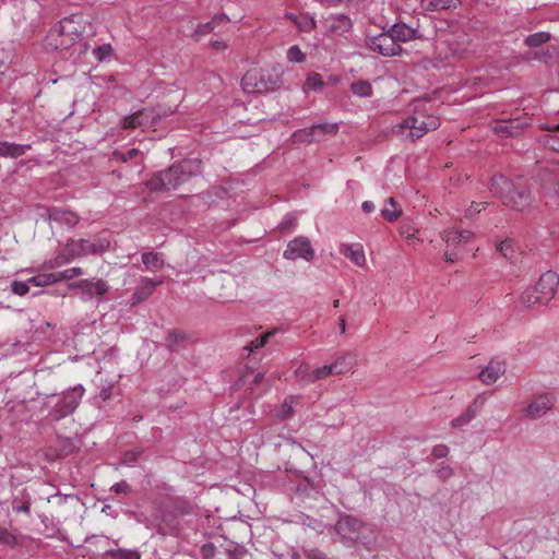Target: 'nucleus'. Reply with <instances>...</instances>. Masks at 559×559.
I'll return each instance as SVG.
<instances>
[{"label":"nucleus","instance_id":"1a4fd4ad","mask_svg":"<svg viewBox=\"0 0 559 559\" xmlns=\"http://www.w3.org/2000/svg\"><path fill=\"white\" fill-rule=\"evenodd\" d=\"M364 523L350 515L340 518L335 525V532L340 536V540L346 544L360 540V533Z\"/></svg>","mask_w":559,"mask_h":559},{"label":"nucleus","instance_id":"f257e3e1","mask_svg":"<svg viewBox=\"0 0 559 559\" xmlns=\"http://www.w3.org/2000/svg\"><path fill=\"white\" fill-rule=\"evenodd\" d=\"M88 17L84 14L76 13L62 19L53 26L48 34V46L56 50H68L73 46L87 49V45L80 43L81 36L86 32Z\"/></svg>","mask_w":559,"mask_h":559},{"label":"nucleus","instance_id":"a19ab883","mask_svg":"<svg viewBox=\"0 0 559 559\" xmlns=\"http://www.w3.org/2000/svg\"><path fill=\"white\" fill-rule=\"evenodd\" d=\"M114 52L110 44H104L93 49L92 53L98 61H105Z\"/></svg>","mask_w":559,"mask_h":559},{"label":"nucleus","instance_id":"5fc2aeb1","mask_svg":"<svg viewBox=\"0 0 559 559\" xmlns=\"http://www.w3.org/2000/svg\"><path fill=\"white\" fill-rule=\"evenodd\" d=\"M201 552L204 558H211L215 554V547L211 544H205L202 546Z\"/></svg>","mask_w":559,"mask_h":559},{"label":"nucleus","instance_id":"e2e57ef3","mask_svg":"<svg viewBox=\"0 0 559 559\" xmlns=\"http://www.w3.org/2000/svg\"><path fill=\"white\" fill-rule=\"evenodd\" d=\"M72 497L71 495H64V496H61V495H56L53 498H58L59 499V503H62L64 502L68 498Z\"/></svg>","mask_w":559,"mask_h":559},{"label":"nucleus","instance_id":"7ed1b4c3","mask_svg":"<svg viewBox=\"0 0 559 559\" xmlns=\"http://www.w3.org/2000/svg\"><path fill=\"white\" fill-rule=\"evenodd\" d=\"M558 288L559 275L554 271H547L540 275L534 286L521 294V304L530 310H542L555 298Z\"/></svg>","mask_w":559,"mask_h":559},{"label":"nucleus","instance_id":"c85d7f7f","mask_svg":"<svg viewBox=\"0 0 559 559\" xmlns=\"http://www.w3.org/2000/svg\"><path fill=\"white\" fill-rule=\"evenodd\" d=\"M226 20H227L226 15H217V16L213 17V20L210 22L199 24L194 32L195 39L199 40L202 36L210 34L215 28V26L217 24H219Z\"/></svg>","mask_w":559,"mask_h":559},{"label":"nucleus","instance_id":"7c9ffc66","mask_svg":"<svg viewBox=\"0 0 559 559\" xmlns=\"http://www.w3.org/2000/svg\"><path fill=\"white\" fill-rule=\"evenodd\" d=\"M142 262L148 271H157L163 267L164 260L160 254L146 252L142 254Z\"/></svg>","mask_w":559,"mask_h":559},{"label":"nucleus","instance_id":"3c124183","mask_svg":"<svg viewBox=\"0 0 559 559\" xmlns=\"http://www.w3.org/2000/svg\"><path fill=\"white\" fill-rule=\"evenodd\" d=\"M449 453V449L447 445H443V444H439V445H436L433 449H432V455L437 459H441V457H444L447 456Z\"/></svg>","mask_w":559,"mask_h":559},{"label":"nucleus","instance_id":"bf43d9fd","mask_svg":"<svg viewBox=\"0 0 559 559\" xmlns=\"http://www.w3.org/2000/svg\"><path fill=\"white\" fill-rule=\"evenodd\" d=\"M294 221H295V218H294V216H293V215H286V216L284 217V219H283L282 224H281V225H282V228H286V227H288V226L293 225V224H294Z\"/></svg>","mask_w":559,"mask_h":559},{"label":"nucleus","instance_id":"4c0bfd02","mask_svg":"<svg viewBox=\"0 0 559 559\" xmlns=\"http://www.w3.org/2000/svg\"><path fill=\"white\" fill-rule=\"evenodd\" d=\"M550 39V34L546 32H537L525 38V44L530 47H538Z\"/></svg>","mask_w":559,"mask_h":559},{"label":"nucleus","instance_id":"6e6552de","mask_svg":"<svg viewBox=\"0 0 559 559\" xmlns=\"http://www.w3.org/2000/svg\"><path fill=\"white\" fill-rule=\"evenodd\" d=\"M84 393L85 389L81 384L63 392L53 405L50 412L51 416L58 420L72 414L78 408Z\"/></svg>","mask_w":559,"mask_h":559},{"label":"nucleus","instance_id":"13d9d810","mask_svg":"<svg viewBox=\"0 0 559 559\" xmlns=\"http://www.w3.org/2000/svg\"><path fill=\"white\" fill-rule=\"evenodd\" d=\"M361 207H362V211H364L365 213H371V212H373V211H374V209H376V206H374L373 202H371V201H365V202L362 203Z\"/></svg>","mask_w":559,"mask_h":559},{"label":"nucleus","instance_id":"6e6d98bb","mask_svg":"<svg viewBox=\"0 0 559 559\" xmlns=\"http://www.w3.org/2000/svg\"><path fill=\"white\" fill-rule=\"evenodd\" d=\"M123 554V559H140V555L136 551L120 550Z\"/></svg>","mask_w":559,"mask_h":559},{"label":"nucleus","instance_id":"09e8293b","mask_svg":"<svg viewBox=\"0 0 559 559\" xmlns=\"http://www.w3.org/2000/svg\"><path fill=\"white\" fill-rule=\"evenodd\" d=\"M14 543V536L9 531L0 526V544L13 545Z\"/></svg>","mask_w":559,"mask_h":559},{"label":"nucleus","instance_id":"0eeeda50","mask_svg":"<svg viewBox=\"0 0 559 559\" xmlns=\"http://www.w3.org/2000/svg\"><path fill=\"white\" fill-rule=\"evenodd\" d=\"M490 191L493 195L500 198L504 204L515 210H522L528 204V195L524 191L516 190L514 185L504 176L491 178Z\"/></svg>","mask_w":559,"mask_h":559},{"label":"nucleus","instance_id":"c03bdc74","mask_svg":"<svg viewBox=\"0 0 559 559\" xmlns=\"http://www.w3.org/2000/svg\"><path fill=\"white\" fill-rule=\"evenodd\" d=\"M83 274V270L81 267H70L61 272H57L58 282L63 280H71L78 277Z\"/></svg>","mask_w":559,"mask_h":559},{"label":"nucleus","instance_id":"8fccbe9b","mask_svg":"<svg viewBox=\"0 0 559 559\" xmlns=\"http://www.w3.org/2000/svg\"><path fill=\"white\" fill-rule=\"evenodd\" d=\"M111 491L116 493H129L130 492V486L127 481L121 480L119 483H116L110 488Z\"/></svg>","mask_w":559,"mask_h":559},{"label":"nucleus","instance_id":"603ef678","mask_svg":"<svg viewBox=\"0 0 559 559\" xmlns=\"http://www.w3.org/2000/svg\"><path fill=\"white\" fill-rule=\"evenodd\" d=\"M453 474V471L450 466H441L440 468H438L437 471V475L439 478L445 480L448 478H450Z\"/></svg>","mask_w":559,"mask_h":559},{"label":"nucleus","instance_id":"a211bd4d","mask_svg":"<svg viewBox=\"0 0 559 559\" xmlns=\"http://www.w3.org/2000/svg\"><path fill=\"white\" fill-rule=\"evenodd\" d=\"M389 32L392 34L397 45H401L402 43H408L421 37L417 27L408 26L403 22H397L391 25Z\"/></svg>","mask_w":559,"mask_h":559},{"label":"nucleus","instance_id":"e433bc0d","mask_svg":"<svg viewBox=\"0 0 559 559\" xmlns=\"http://www.w3.org/2000/svg\"><path fill=\"white\" fill-rule=\"evenodd\" d=\"M294 22L301 32H310L316 27V20L308 14L295 16Z\"/></svg>","mask_w":559,"mask_h":559},{"label":"nucleus","instance_id":"37998d69","mask_svg":"<svg viewBox=\"0 0 559 559\" xmlns=\"http://www.w3.org/2000/svg\"><path fill=\"white\" fill-rule=\"evenodd\" d=\"M287 59L290 62L301 63L305 61L306 56L297 45H294L289 47L287 50Z\"/></svg>","mask_w":559,"mask_h":559},{"label":"nucleus","instance_id":"20e7f679","mask_svg":"<svg viewBox=\"0 0 559 559\" xmlns=\"http://www.w3.org/2000/svg\"><path fill=\"white\" fill-rule=\"evenodd\" d=\"M199 171V163L195 159H187L177 165H173L153 176L147 181V187L153 191H165L177 189L186 182L192 175Z\"/></svg>","mask_w":559,"mask_h":559},{"label":"nucleus","instance_id":"5701e85b","mask_svg":"<svg viewBox=\"0 0 559 559\" xmlns=\"http://www.w3.org/2000/svg\"><path fill=\"white\" fill-rule=\"evenodd\" d=\"M357 365V356L353 353L341 355L333 362L334 371L336 374L346 373L353 370Z\"/></svg>","mask_w":559,"mask_h":559},{"label":"nucleus","instance_id":"338daca9","mask_svg":"<svg viewBox=\"0 0 559 559\" xmlns=\"http://www.w3.org/2000/svg\"><path fill=\"white\" fill-rule=\"evenodd\" d=\"M17 510L19 511H23V512H28L29 511V507L28 506H22Z\"/></svg>","mask_w":559,"mask_h":559},{"label":"nucleus","instance_id":"cd10ccee","mask_svg":"<svg viewBox=\"0 0 559 559\" xmlns=\"http://www.w3.org/2000/svg\"><path fill=\"white\" fill-rule=\"evenodd\" d=\"M543 128L549 131L548 134L543 136V144L554 151L559 152V124L545 126Z\"/></svg>","mask_w":559,"mask_h":559},{"label":"nucleus","instance_id":"6ab92c4d","mask_svg":"<svg viewBox=\"0 0 559 559\" xmlns=\"http://www.w3.org/2000/svg\"><path fill=\"white\" fill-rule=\"evenodd\" d=\"M162 283V280L154 281L148 277H142L138 287L135 288L134 293L131 296L130 305L135 306L146 300L152 295L155 287Z\"/></svg>","mask_w":559,"mask_h":559},{"label":"nucleus","instance_id":"39448f33","mask_svg":"<svg viewBox=\"0 0 559 559\" xmlns=\"http://www.w3.org/2000/svg\"><path fill=\"white\" fill-rule=\"evenodd\" d=\"M426 105L423 100L413 105V114L399 126L402 135L415 141L440 126L438 117L427 114Z\"/></svg>","mask_w":559,"mask_h":559},{"label":"nucleus","instance_id":"052dcab7","mask_svg":"<svg viewBox=\"0 0 559 559\" xmlns=\"http://www.w3.org/2000/svg\"><path fill=\"white\" fill-rule=\"evenodd\" d=\"M135 461V454L134 453H126L123 456V463L131 464Z\"/></svg>","mask_w":559,"mask_h":559},{"label":"nucleus","instance_id":"69168bd1","mask_svg":"<svg viewBox=\"0 0 559 559\" xmlns=\"http://www.w3.org/2000/svg\"><path fill=\"white\" fill-rule=\"evenodd\" d=\"M476 211V212H480L481 211V204L478 203V204H475V205H472L471 207V211Z\"/></svg>","mask_w":559,"mask_h":559},{"label":"nucleus","instance_id":"f3484780","mask_svg":"<svg viewBox=\"0 0 559 559\" xmlns=\"http://www.w3.org/2000/svg\"><path fill=\"white\" fill-rule=\"evenodd\" d=\"M554 404V396L549 393H544L536 396L526 407V414L531 418H539L545 415Z\"/></svg>","mask_w":559,"mask_h":559},{"label":"nucleus","instance_id":"4be33fe9","mask_svg":"<svg viewBox=\"0 0 559 559\" xmlns=\"http://www.w3.org/2000/svg\"><path fill=\"white\" fill-rule=\"evenodd\" d=\"M528 124H530L528 119H524V121H520V119L503 120V121L498 122L493 127V130H495V132H497L498 134H501V135L514 136V135L519 134L520 130L524 126H528Z\"/></svg>","mask_w":559,"mask_h":559},{"label":"nucleus","instance_id":"b1692460","mask_svg":"<svg viewBox=\"0 0 559 559\" xmlns=\"http://www.w3.org/2000/svg\"><path fill=\"white\" fill-rule=\"evenodd\" d=\"M444 45H447V48H448V51L444 53V58L445 59H449V58H454V59L463 58L464 55L467 52V45H466V43L464 40L454 41V43H451V41L440 43L439 46H438V49L440 50L441 53L443 52V46Z\"/></svg>","mask_w":559,"mask_h":559},{"label":"nucleus","instance_id":"79ce46f5","mask_svg":"<svg viewBox=\"0 0 559 559\" xmlns=\"http://www.w3.org/2000/svg\"><path fill=\"white\" fill-rule=\"evenodd\" d=\"M311 371L312 370H310L307 364H300L295 371V377L301 384H310L313 383V381L307 380V378L309 377V373H311Z\"/></svg>","mask_w":559,"mask_h":559},{"label":"nucleus","instance_id":"680f3d73","mask_svg":"<svg viewBox=\"0 0 559 559\" xmlns=\"http://www.w3.org/2000/svg\"><path fill=\"white\" fill-rule=\"evenodd\" d=\"M309 559H326V557L323 554H321V552L312 551L309 555Z\"/></svg>","mask_w":559,"mask_h":559},{"label":"nucleus","instance_id":"393cba45","mask_svg":"<svg viewBox=\"0 0 559 559\" xmlns=\"http://www.w3.org/2000/svg\"><path fill=\"white\" fill-rule=\"evenodd\" d=\"M31 146L28 144H15L7 141L0 142V157L16 158L23 155Z\"/></svg>","mask_w":559,"mask_h":559},{"label":"nucleus","instance_id":"f03ea898","mask_svg":"<svg viewBox=\"0 0 559 559\" xmlns=\"http://www.w3.org/2000/svg\"><path fill=\"white\" fill-rule=\"evenodd\" d=\"M109 245L110 241L106 238H99L96 240L70 239L59 249L56 257L45 261L44 267L46 270H52L78 258L103 253L109 248Z\"/></svg>","mask_w":559,"mask_h":559},{"label":"nucleus","instance_id":"a18cd8bd","mask_svg":"<svg viewBox=\"0 0 559 559\" xmlns=\"http://www.w3.org/2000/svg\"><path fill=\"white\" fill-rule=\"evenodd\" d=\"M338 129L337 123H319L311 127V134L314 135L318 131L324 133H335Z\"/></svg>","mask_w":559,"mask_h":559},{"label":"nucleus","instance_id":"412c9836","mask_svg":"<svg viewBox=\"0 0 559 559\" xmlns=\"http://www.w3.org/2000/svg\"><path fill=\"white\" fill-rule=\"evenodd\" d=\"M49 221L68 227H73L79 222V216L69 210L55 207L49 212Z\"/></svg>","mask_w":559,"mask_h":559},{"label":"nucleus","instance_id":"774afa93","mask_svg":"<svg viewBox=\"0 0 559 559\" xmlns=\"http://www.w3.org/2000/svg\"><path fill=\"white\" fill-rule=\"evenodd\" d=\"M262 378H263V374H262V373H258V374L255 376L254 381H255V382H260V381L262 380Z\"/></svg>","mask_w":559,"mask_h":559},{"label":"nucleus","instance_id":"49530a36","mask_svg":"<svg viewBox=\"0 0 559 559\" xmlns=\"http://www.w3.org/2000/svg\"><path fill=\"white\" fill-rule=\"evenodd\" d=\"M29 282L13 281L11 283V290L13 294L23 296L29 290Z\"/></svg>","mask_w":559,"mask_h":559},{"label":"nucleus","instance_id":"f704fd0d","mask_svg":"<svg viewBox=\"0 0 559 559\" xmlns=\"http://www.w3.org/2000/svg\"><path fill=\"white\" fill-rule=\"evenodd\" d=\"M497 250L510 262H515V249L513 240H501L497 243Z\"/></svg>","mask_w":559,"mask_h":559},{"label":"nucleus","instance_id":"c9c22d12","mask_svg":"<svg viewBox=\"0 0 559 559\" xmlns=\"http://www.w3.org/2000/svg\"><path fill=\"white\" fill-rule=\"evenodd\" d=\"M294 397L286 399L283 404L275 411V417L285 420L293 415L294 412Z\"/></svg>","mask_w":559,"mask_h":559},{"label":"nucleus","instance_id":"bb28decb","mask_svg":"<svg viewBox=\"0 0 559 559\" xmlns=\"http://www.w3.org/2000/svg\"><path fill=\"white\" fill-rule=\"evenodd\" d=\"M381 215L388 222H395L402 215V209L393 198H389L381 210Z\"/></svg>","mask_w":559,"mask_h":559},{"label":"nucleus","instance_id":"2eb2a0df","mask_svg":"<svg viewBox=\"0 0 559 559\" xmlns=\"http://www.w3.org/2000/svg\"><path fill=\"white\" fill-rule=\"evenodd\" d=\"M486 404V396L485 395H478L475 397L473 403L467 407V409L452 419L451 426L453 428L461 429L465 426H467L475 417L476 415L483 409V407Z\"/></svg>","mask_w":559,"mask_h":559},{"label":"nucleus","instance_id":"9d476101","mask_svg":"<svg viewBox=\"0 0 559 559\" xmlns=\"http://www.w3.org/2000/svg\"><path fill=\"white\" fill-rule=\"evenodd\" d=\"M74 287L80 292V298L84 301L100 300L109 292V285L102 278H86L79 281Z\"/></svg>","mask_w":559,"mask_h":559},{"label":"nucleus","instance_id":"de8ad7c7","mask_svg":"<svg viewBox=\"0 0 559 559\" xmlns=\"http://www.w3.org/2000/svg\"><path fill=\"white\" fill-rule=\"evenodd\" d=\"M139 151L136 148H130L127 152H116L115 156L121 162L126 163L136 157Z\"/></svg>","mask_w":559,"mask_h":559},{"label":"nucleus","instance_id":"4d7b16f0","mask_svg":"<svg viewBox=\"0 0 559 559\" xmlns=\"http://www.w3.org/2000/svg\"><path fill=\"white\" fill-rule=\"evenodd\" d=\"M211 46L216 50H224L227 48V44L223 40H212Z\"/></svg>","mask_w":559,"mask_h":559},{"label":"nucleus","instance_id":"58836bf2","mask_svg":"<svg viewBox=\"0 0 559 559\" xmlns=\"http://www.w3.org/2000/svg\"><path fill=\"white\" fill-rule=\"evenodd\" d=\"M274 334L275 331H269L260 335L255 340L251 341L250 344L245 347V349L248 350V353L250 354L259 348H262L266 344L267 340Z\"/></svg>","mask_w":559,"mask_h":559},{"label":"nucleus","instance_id":"9b49d317","mask_svg":"<svg viewBox=\"0 0 559 559\" xmlns=\"http://www.w3.org/2000/svg\"><path fill=\"white\" fill-rule=\"evenodd\" d=\"M372 51L385 57L399 56L402 53L401 45H397L392 34L388 31L372 37L369 41Z\"/></svg>","mask_w":559,"mask_h":559},{"label":"nucleus","instance_id":"ea45409f","mask_svg":"<svg viewBox=\"0 0 559 559\" xmlns=\"http://www.w3.org/2000/svg\"><path fill=\"white\" fill-rule=\"evenodd\" d=\"M323 85L322 79L318 73H310L308 74L305 83H304V91H318Z\"/></svg>","mask_w":559,"mask_h":559},{"label":"nucleus","instance_id":"a878e982","mask_svg":"<svg viewBox=\"0 0 559 559\" xmlns=\"http://www.w3.org/2000/svg\"><path fill=\"white\" fill-rule=\"evenodd\" d=\"M457 3L459 0H421L420 7L425 12H433L455 8Z\"/></svg>","mask_w":559,"mask_h":559},{"label":"nucleus","instance_id":"423d86ee","mask_svg":"<svg viewBox=\"0 0 559 559\" xmlns=\"http://www.w3.org/2000/svg\"><path fill=\"white\" fill-rule=\"evenodd\" d=\"M281 82L276 70L252 68L241 79V87L246 93H265L274 90Z\"/></svg>","mask_w":559,"mask_h":559},{"label":"nucleus","instance_id":"72a5a7b5","mask_svg":"<svg viewBox=\"0 0 559 559\" xmlns=\"http://www.w3.org/2000/svg\"><path fill=\"white\" fill-rule=\"evenodd\" d=\"M334 374H336V372L334 371L333 364H330V365H324L322 367L313 369L311 371V373H309V377L307 378V380L316 382L318 380L325 379V378L334 376Z\"/></svg>","mask_w":559,"mask_h":559},{"label":"nucleus","instance_id":"dca6fc26","mask_svg":"<svg viewBox=\"0 0 559 559\" xmlns=\"http://www.w3.org/2000/svg\"><path fill=\"white\" fill-rule=\"evenodd\" d=\"M156 115L153 110L144 109L132 114L123 119L122 126L126 129L141 128L147 129L155 126Z\"/></svg>","mask_w":559,"mask_h":559},{"label":"nucleus","instance_id":"c756f323","mask_svg":"<svg viewBox=\"0 0 559 559\" xmlns=\"http://www.w3.org/2000/svg\"><path fill=\"white\" fill-rule=\"evenodd\" d=\"M350 20L345 15L332 16L326 20V28L334 32H344L349 28Z\"/></svg>","mask_w":559,"mask_h":559},{"label":"nucleus","instance_id":"aec40b11","mask_svg":"<svg viewBox=\"0 0 559 559\" xmlns=\"http://www.w3.org/2000/svg\"><path fill=\"white\" fill-rule=\"evenodd\" d=\"M340 251L347 259H349L356 266H364L366 264V254L362 245L360 243H343Z\"/></svg>","mask_w":559,"mask_h":559},{"label":"nucleus","instance_id":"473e14b6","mask_svg":"<svg viewBox=\"0 0 559 559\" xmlns=\"http://www.w3.org/2000/svg\"><path fill=\"white\" fill-rule=\"evenodd\" d=\"M350 91L358 97H370L372 95L371 84L364 80L352 83Z\"/></svg>","mask_w":559,"mask_h":559},{"label":"nucleus","instance_id":"4468645a","mask_svg":"<svg viewBox=\"0 0 559 559\" xmlns=\"http://www.w3.org/2000/svg\"><path fill=\"white\" fill-rule=\"evenodd\" d=\"M507 371V362L504 359H491L478 374L479 380L486 384H495Z\"/></svg>","mask_w":559,"mask_h":559},{"label":"nucleus","instance_id":"ddd939ff","mask_svg":"<svg viewBox=\"0 0 559 559\" xmlns=\"http://www.w3.org/2000/svg\"><path fill=\"white\" fill-rule=\"evenodd\" d=\"M442 238L448 247L444 253L445 260L448 262H454L459 257L457 253L451 251V249L456 248L459 245L467 243L473 238V234L468 230L448 229L443 233Z\"/></svg>","mask_w":559,"mask_h":559},{"label":"nucleus","instance_id":"f8f14e48","mask_svg":"<svg viewBox=\"0 0 559 559\" xmlns=\"http://www.w3.org/2000/svg\"><path fill=\"white\" fill-rule=\"evenodd\" d=\"M313 249L307 237H297L288 242L283 257L287 260L305 259L310 261L313 258Z\"/></svg>","mask_w":559,"mask_h":559},{"label":"nucleus","instance_id":"0e129e2a","mask_svg":"<svg viewBox=\"0 0 559 559\" xmlns=\"http://www.w3.org/2000/svg\"><path fill=\"white\" fill-rule=\"evenodd\" d=\"M345 328H346L345 319L344 318H340V329H341L342 333L345 332Z\"/></svg>","mask_w":559,"mask_h":559},{"label":"nucleus","instance_id":"2f4dec72","mask_svg":"<svg viewBox=\"0 0 559 559\" xmlns=\"http://www.w3.org/2000/svg\"><path fill=\"white\" fill-rule=\"evenodd\" d=\"M28 282L34 286H48L58 283L57 272L37 274L32 276Z\"/></svg>","mask_w":559,"mask_h":559},{"label":"nucleus","instance_id":"864d4df0","mask_svg":"<svg viewBox=\"0 0 559 559\" xmlns=\"http://www.w3.org/2000/svg\"><path fill=\"white\" fill-rule=\"evenodd\" d=\"M402 236L406 238V240L411 241L416 238V230L412 228L411 226H404L402 227L401 231Z\"/></svg>","mask_w":559,"mask_h":559}]
</instances>
